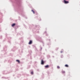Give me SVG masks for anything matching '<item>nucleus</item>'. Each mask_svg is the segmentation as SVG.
<instances>
[{
    "label": "nucleus",
    "instance_id": "obj_1",
    "mask_svg": "<svg viewBox=\"0 0 80 80\" xmlns=\"http://www.w3.org/2000/svg\"><path fill=\"white\" fill-rule=\"evenodd\" d=\"M65 3H68V2L66 1L65 0L64 1Z\"/></svg>",
    "mask_w": 80,
    "mask_h": 80
},
{
    "label": "nucleus",
    "instance_id": "obj_2",
    "mask_svg": "<svg viewBox=\"0 0 80 80\" xmlns=\"http://www.w3.org/2000/svg\"><path fill=\"white\" fill-rule=\"evenodd\" d=\"M32 41H30L29 42V45H30V44H32Z\"/></svg>",
    "mask_w": 80,
    "mask_h": 80
},
{
    "label": "nucleus",
    "instance_id": "obj_3",
    "mask_svg": "<svg viewBox=\"0 0 80 80\" xmlns=\"http://www.w3.org/2000/svg\"><path fill=\"white\" fill-rule=\"evenodd\" d=\"M44 62L43 61H42V60L41 61V64L42 65H43Z\"/></svg>",
    "mask_w": 80,
    "mask_h": 80
},
{
    "label": "nucleus",
    "instance_id": "obj_4",
    "mask_svg": "<svg viewBox=\"0 0 80 80\" xmlns=\"http://www.w3.org/2000/svg\"><path fill=\"white\" fill-rule=\"evenodd\" d=\"M15 23H14V24H12V27H14V26H15Z\"/></svg>",
    "mask_w": 80,
    "mask_h": 80
},
{
    "label": "nucleus",
    "instance_id": "obj_5",
    "mask_svg": "<svg viewBox=\"0 0 80 80\" xmlns=\"http://www.w3.org/2000/svg\"><path fill=\"white\" fill-rule=\"evenodd\" d=\"M16 62H18L19 63H20V61H19V60H16Z\"/></svg>",
    "mask_w": 80,
    "mask_h": 80
},
{
    "label": "nucleus",
    "instance_id": "obj_6",
    "mask_svg": "<svg viewBox=\"0 0 80 80\" xmlns=\"http://www.w3.org/2000/svg\"><path fill=\"white\" fill-rule=\"evenodd\" d=\"M45 67L46 68H48V65H46V66H45Z\"/></svg>",
    "mask_w": 80,
    "mask_h": 80
},
{
    "label": "nucleus",
    "instance_id": "obj_7",
    "mask_svg": "<svg viewBox=\"0 0 80 80\" xmlns=\"http://www.w3.org/2000/svg\"><path fill=\"white\" fill-rule=\"evenodd\" d=\"M32 12H33V13H34V14L35 12H34V11H33V10H32Z\"/></svg>",
    "mask_w": 80,
    "mask_h": 80
},
{
    "label": "nucleus",
    "instance_id": "obj_8",
    "mask_svg": "<svg viewBox=\"0 0 80 80\" xmlns=\"http://www.w3.org/2000/svg\"><path fill=\"white\" fill-rule=\"evenodd\" d=\"M65 67H68V65H65Z\"/></svg>",
    "mask_w": 80,
    "mask_h": 80
},
{
    "label": "nucleus",
    "instance_id": "obj_9",
    "mask_svg": "<svg viewBox=\"0 0 80 80\" xmlns=\"http://www.w3.org/2000/svg\"><path fill=\"white\" fill-rule=\"evenodd\" d=\"M31 74H32V75H33V72H31Z\"/></svg>",
    "mask_w": 80,
    "mask_h": 80
},
{
    "label": "nucleus",
    "instance_id": "obj_10",
    "mask_svg": "<svg viewBox=\"0 0 80 80\" xmlns=\"http://www.w3.org/2000/svg\"><path fill=\"white\" fill-rule=\"evenodd\" d=\"M57 68H60V67L59 66H58Z\"/></svg>",
    "mask_w": 80,
    "mask_h": 80
},
{
    "label": "nucleus",
    "instance_id": "obj_11",
    "mask_svg": "<svg viewBox=\"0 0 80 80\" xmlns=\"http://www.w3.org/2000/svg\"><path fill=\"white\" fill-rule=\"evenodd\" d=\"M63 73H65V71L62 72Z\"/></svg>",
    "mask_w": 80,
    "mask_h": 80
},
{
    "label": "nucleus",
    "instance_id": "obj_12",
    "mask_svg": "<svg viewBox=\"0 0 80 80\" xmlns=\"http://www.w3.org/2000/svg\"><path fill=\"white\" fill-rule=\"evenodd\" d=\"M61 53H62V51H61Z\"/></svg>",
    "mask_w": 80,
    "mask_h": 80
}]
</instances>
